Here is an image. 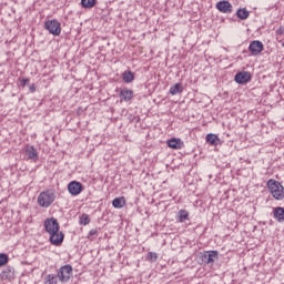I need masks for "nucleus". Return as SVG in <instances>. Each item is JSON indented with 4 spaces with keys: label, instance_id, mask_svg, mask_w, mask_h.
Masks as SVG:
<instances>
[{
    "label": "nucleus",
    "instance_id": "30",
    "mask_svg": "<svg viewBox=\"0 0 284 284\" xmlns=\"http://www.w3.org/2000/svg\"><path fill=\"white\" fill-rule=\"evenodd\" d=\"M28 83H30V79L29 78H24V79L21 80L20 85L22 88H26V85H28Z\"/></svg>",
    "mask_w": 284,
    "mask_h": 284
},
{
    "label": "nucleus",
    "instance_id": "15",
    "mask_svg": "<svg viewBox=\"0 0 284 284\" xmlns=\"http://www.w3.org/2000/svg\"><path fill=\"white\" fill-rule=\"evenodd\" d=\"M120 97L123 101H132V98L134 97V91L130 89H122L120 92Z\"/></svg>",
    "mask_w": 284,
    "mask_h": 284
},
{
    "label": "nucleus",
    "instance_id": "1",
    "mask_svg": "<svg viewBox=\"0 0 284 284\" xmlns=\"http://www.w3.org/2000/svg\"><path fill=\"white\" fill-rule=\"evenodd\" d=\"M266 185H267L268 191L271 192L273 199H275V201H283L284 187H283V184H281V182L271 179L267 181Z\"/></svg>",
    "mask_w": 284,
    "mask_h": 284
},
{
    "label": "nucleus",
    "instance_id": "27",
    "mask_svg": "<svg viewBox=\"0 0 284 284\" xmlns=\"http://www.w3.org/2000/svg\"><path fill=\"white\" fill-rule=\"evenodd\" d=\"M146 258L151 263H156V261H159V255L156 253H154V252H149Z\"/></svg>",
    "mask_w": 284,
    "mask_h": 284
},
{
    "label": "nucleus",
    "instance_id": "23",
    "mask_svg": "<svg viewBox=\"0 0 284 284\" xmlns=\"http://www.w3.org/2000/svg\"><path fill=\"white\" fill-rule=\"evenodd\" d=\"M82 8H94L97 6V0H81Z\"/></svg>",
    "mask_w": 284,
    "mask_h": 284
},
{
    "label": "nucleus",
    "instance_id": "26",
    "mask_svg": "<svg viewBox=\"0 0 284 284\" xmlns=\"http://www.w3.org/2000/svg\"><path fill=\"white\" fill-rule=\"evenodd\" d=\"M80 225H90V215L82 214L79 221Z\"/></svg>",
    "mask_w": 284,
    "mask_h": 284
},
{
    "label": "nucleus",
    "instance_id": "25",
    "mask_svg": "<svg viewBox=\"0 0 284 284\" xmlns=\"http://www.w3.org/2000/svg\"><path fill=\"white\" fill-rule=\"evenodd\" d=\"M98 236H99V230H98V229H92V230L89 232L87 239H88L89 241H94V239H97Z\"/></svg>",
    "mask_w": 284,
    "mask_h": 284
},
{
    "label": "nucleus",
    "instance_id": "12",
    "mask_svg": "<svg viewBox=\"0 0 284 284\" xmlns=\"http://www.w3.org/2000/svg\"><path fill=\"white\" fill-rule=\"evenodd\" d=\"M1 281H10V278H14V267L7 266L1 273H0Z\"/></svg>",
    "mask_w": 284,
    "mask_h": 284
},
{
    "label": "nucleus",
    "instance_id": "7",
    "mask_svg": "<svg viewBox=\"0 0 284 284\" xmlns=\"http://www.w3.org/2000/svg\"><path fill=\"white\" fill-rule=\"evenodd\" d=\"M234 81L240 85H245V83H250L252 81V73L248 71H241L235 74Z\"/></svg>",
    "mask_w": 284,
    "mask_h": 284
},
{
    "label": "nucleus",
    "instance_id": "3",
    "mask_svg": "<svg viewBox=\"0 0 284 284\" xmlns=\"http://www.w3.org/2000/svg\"><path fill=\"white\" fill-rule=\"evenodd\" d=\"M200 258L205 265H214L219 261V251H204L200 253Z\"/></svg>",
    "mask_w": 284,
    "mask_h": 284
},
{
    "label": "nucleus",
    "instance_id": "14",
    "mask_svg": "<svg viewBox=\"0 0 284 284\" xmlns=\"http://www.w3.org/2000/svg\"><path fill=\"white\" fill-rule=\"evenodd\" d=\"M26 154L31 161L39 160V153L37 152V149L34 146H27Z\"/></svg>",
    "mask_w": 284,
    "mask_h": 284
},
{
    "label": "nucleus",
    "instance_id": "17",
    "mask_svg": "<svg viewBox=\"0 0 284 284\" xmlns=\"http://www.w3.org/2000/svg\"><path fill=\"white\" fill-rule=\"evenodd\" d=\"M221 142V139H219V135L214 133L206 134V143H210V145H219Z\"/></svg>",
    "mask_w": 284,
    "mask_h": 284
},
{
    "label": "nucleus",
    "instance_id": "2",
    "mask_svg": "<svg viewBox=\"0 0 284 284\" xmlns=\"http://www.w3.org/2000/svg\"><path fill=\"white\" fill-rule=\"evenodd\" d=\"M55 199H57V195L54 194V191L47 190L39 194L38 203L40 207H50L52 203H54Z\"/></svg>",
    "mask_w": 284,
    "mask_h": 284
},
{
    "label": "nucleus",
    "instance_id": "21",
    "mask_svg": "<svg viewBox=\"0 0 284 284\" xmlns=\"http://www.w3.org/2000/svg\"><path fill=\"white\" fill-rule=\"evenodd\" d=\"M122 79H123L124 83H132V81H134V72L124 71L122 73Z\"/></svg>",
    "mask_w": 284,
    "mask_h": 284
},
{
    "label": "nucleus",
    "instance_id": "24",
    "mask_svg": "<svg viewBox=\"0 0 284 284\" xmlns=\"http://www.w3.org/2000/svg\"><path fill=\"white\" fill-rule=\"evenodd\" d=\"M179 219H180V223H183L184 221H187V219H190V214L185 210H180Z\"/></svg>",
    "mask_w": 284,
    "mask_h": 284
},
{
    "label": "nucleus",
    "instance_id": "22",
    "mask_svg": "<svg viewBox=\"0 0 284 284\" xmlns=\"http://www.w3.org/2000/svg\"><path fill=\"white\" fill-rule=\"evenodd\" d=\"M45 284H58L59 283V276L54 274H49L44 277Z\"/></svg>",
    "mask_w": 284,
    "mask_h": 284
},
{
    "label": "nucleus",
    "instance_id": "6",
    "mask_svg": "<svg viewBox=\"0 0 284 284\" xmlns=\"http://www.w3.org/2000/svg\"><path fill=\"white\" fill-rule=\"evenodd\" d=\"M215 8L216 10H219V12H222L223 14H232V12L234 11V7L227 0H221L216 2Z\"/></svg>",
    "mask_w": 284,
    "mask_h": 284
},
{
    "label": "nucleus",
    "instance_id": "8",
    "mask_svg": "<svg viewBox=\"0 0 284 284\" xmlns=\"http://www.w3.org/2000/svg\"><path fill=\"white\" fill-rule=\"evenodd\" d=\"M44 230L48 232V234L59 232V221H57L54 217L47 219L44 221Z\"/></svg>",
    "mask_w": 284,
    "mask_h": 284
},
{
    "label": "nucleus",
    "instance_id": "29",
    "mask_svg": "<svg viewBox=\"0 0 284 284\" xmlns=\"http://www.w3.org/2000/svg\"><path fill=\"white\" fill-rule=\"evenodd\" d=\"M276 34L280 39H283L284 37V27H280L277 30H276Z\"/></svg>",
    "mask_w": 284,
    "mask_h": 284
},
{
    "label": "nucleus",
    "instance_id": "31",
    "mask_svg": "<svg viewBox=\"0 0 284 284\" xmlns=\"http://www.w3.org/2000/svg\"><path fill=\"white\" fill-rule=\"evenodd\" d=\"M29 90H30V92H37V85L31 84V85L29 87Z\"/></svg>",
    "mask_w": 284,
    "mask_h": 284
},
{
    "label": "nucleus",
    "instance_id": "10",
    "mask_svg": "<svg viewBox=\"0 0 284 284\" xmlns=\"http://www.w3.org/2000/svg\"><path fill=\"white\" fill-rule=\"evenodd\" d=\"M49 234H50L49 241L51 245H55L57 247H59L63 243V239H65V235L63 234V232L57 231Z\"/></svg>",
    "mask_w": 284,
    "mask_h": 284
},
{
    "label": "nucleus",
    "instance_id": "9",
    "mask_svg": "<svg viewBox=\"0 0 284 284\" xmlns=\"http://www.w3.org/2000/svg\"><path fill=\"white\" fill-rule=\"evenodd\" d=\"M263 50L264 45L263 42H261L260 40H254L248 45V52H251L253 57H258V54H261Z\"/></svg>",
    "mask_w": 284,
    "mask_h": 284
},
{
    "label": "nucleus",
    "instance_id": "11",
    "mask_svg": "<svg viewBox=\"0 0 284 284\" xmlns=\"http://www.w3.org/2000/svg\"><path fill=\"white\" fill-rule=\"evenodd\" d=\"M68 190L72 196H79L83 192V185L80 182L73 181L68 184Z\"/></svg>",
    "mask_w": 284,
    "mask_h": 284
},
{
    "label": "nucleus",
    "instance_id": "4",
    "mask_svg": "<svg viewBox=\"0 0 284 284\" xmlns=\"http://www.w3.org/2000/svg\"><path fill=\"white\" fill-rule=\"evenodd\" d=\"M44 28L50 34H53V37H59V34H61V22L57 19L47 20L44 22Z\"/></svg>",
    "mask_w": 284,
    "mask_h": 284
},
{
    "label": "nucleus",
    "instance_id": "19",
    "mask_svg": "<svg viewBox=\"0 0 284 284\" xmlns=\"http://www.w3.org/2000/svg\"><path fill=\"white\" fill-rule=\"evenodd\" d=\"M236 17H237V19L245 21V19H250V11H247V9H245V8L239 9L236 11Z\"/></svg>",
    "mask_w": 284,
    "mask_h": 284
},
{
    "label": "nucleus",
    "instance_id": "16",
    "mask_svg": "<svg viewBox=\"0 0 284 284\" xmlns=\"http://www.w3.org/2000/svg\"><path fill=\"white\" fill-rule=\"evenodd\" d=\"M273 216L274 219H276V221H278V223H283L284 222V207L277 206L274 209L273 212Z\"/></svg>",
    "mask_w": 284,
    "mask_h": 284
},
{
    "label": "nucleus",
    "instance_id": "28",
    "mask_svg": "<svg viewBox=\"0 0 284 284\" xmlns=\"http://www.w3.org/2000/svg\"><path fill=\"white\" fill-rule=\"evenodd\" d=\"M8 254L6 253H0V267H3V265H8Z\"/></svg>",
    "mask_w": 284,
    "mask_h": 284
},
{
    "label": "nucleus",
    "instance_id": "5",
    "mask_svg": "<svg viewBox=\"0 0 284 284\" xmlns=\"http://www.w3.org/2000/svg\"><path fill=\"white\" fill-rule=\"evenodd\" d=\"M57 274L60 283H68L72 278V265L65 264L61 266Z\"/></svg>",
    "mask_w": 284,
    "mask_h": 284
},
{
    "label": "nucleus",
    "instance_id": "20",
    "mask_svg": "<svg viewBox=\"0 0 284 284\" xmlns=\"http://www.w3.org/2000/svg\"><path fill=\"white\" fill-rule=\"evenodd\" d=\"M181 92H183V84L181 83H175L173 87L170 88V94H172V97L181 94Z\"/></svg>",
    "mask_w": 284,
    "mask_h": 284
},
{
    "label": "nucleus",
    "instance_id": "13",
    "mask_svg": "<svg viewBox=\"0 0 284 284\" xmlns=\"http://www.w3.org/2000/svg\"><path fill=\"white\" fill-rule=\"evenodd\" d=\"M166 144L172 150H182L183 149V141H181V139L173 138L171 140H168Z\"/></svg>",
    "mask_w": 284,
    "mask_h": 284
},
{
    "label": "nucleus",
    "instance_id": "18",
    "mask_svg": "<svg viewBox=\"0 0 284 284\" xmlns=\"http://www.w3.org/2000/svg\"><path fill=\"white\" fill-rule=\"evenodd\" d=\"M112 205H113V207H115V210H121V207H123L125 205V197H123V196L115 197L112 201Z\"/></svg>",
    "mask_w": 284,
    "mask_h": 284
}]
</instances>
